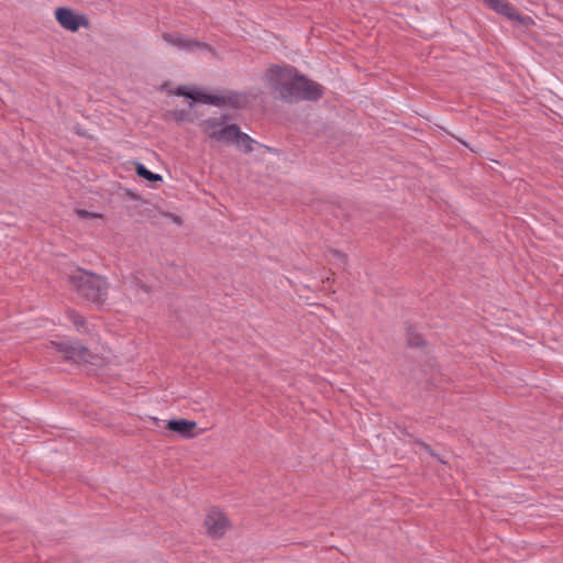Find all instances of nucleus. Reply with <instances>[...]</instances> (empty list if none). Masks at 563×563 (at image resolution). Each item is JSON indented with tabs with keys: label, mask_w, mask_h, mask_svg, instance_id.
<instances>
[{
	"label": "nucleus",
	"mask_w": 563,
	"mask_h": 563,
	"mask_svg": "<svg viewBox=\"0 0 563 563\" xmlns=\"http://www.w3.org/2000/svg\"><path fill=\"white\" fill-rule=\"evenodd\" d=\"M266 76L272 95L285 102H316L324 95V88L320 84L311 80L294 66L273 65Z\"/></svg>",
	"instance_id": "f257e3e1"
},
{
	"label": "nucleus",
	"mask_w": 563,
	"mask_h": 563,
	"mask_svg": "<svg viewBox=\"0 0 563 563\" xmlns=\"http://www.w3.org/2000/svg\"><path fill=\"white\" fill-rule=\"evenodd\" d=\"M177 97H185L192 102L210 104L214 107L229 106L233 109H242L245 107V100L236 91H229L227 96L213 95L195 86L180 85L168 91Z\"/></svg>",
	"instance_id": "f03ea898"
},
{
	"label": "nucleus",
	"mask_w": 563,
	"mask_h": 563,
	"mask_svg": "<svg viewBox=\"0 0 563 563\" xmlns=\"http://www.w3.org/2000/svg\"><path fill=\"white\" fill-rule=\"evenodd\" d=\"M69 282L88 301L97 306H102L106 302L109 285L102 276L89 271L77 269L69 276Z\"/></svg>",
	"instance_id": "7ed1b4c3"
},
{
	"label": "nucleus",
	"mask_w": 563,
	"mask_h": 563,
	"mask_svg": "<svg viewBox=\"0 0 563 563\" xmlns=\"http://www.w3.org/2000/svg\"><path fill=\"white\" fill-rule=\"evenodd\" d=\"M483 2L497 14L510 21L518 22L525 27L534 25V21L531 16L520 14L516 7L507 0H483Z\"/></svg>",
	"instance_id": "20e7f679"
},
{
	"label": "nucleus",
	"mask_w": 563,
	"mask_h": 563,
	"mask_svg": "<svg viewBox=\"0 0 563 563\" xmlns=\"http://www.w3.org/2000/svg\"><path fill=\"white\" fill-rule=\"evenodd\" d=\"M52 345L59 353L65 355L66 361H74L76 363H88L91 356L89 350L79 341H59L52 342Z\"/></svg>",
	"instance_id": "39448f33"
},
{
	"label": "nucleus",
	"mask_w": 563,
	"mask_h": 563,
	"mask_svg": "<svg viewBox=\"0 0 563 563\" xmlns=\"http://www.w3.org/2000/svg\"><path fill=\"white\" fill-rule=\"evenodd\" d=\"M55 19L62 27L70 32H77L80 27H88L90 24L85 14L76 13L66 7H59L55 10Z\"/></svg>",
	"instance_id": "423d86ee"
},
{
	"label": "nucleus",
	"mask_w": 563,
	"mask_h": 563,
	"mask_svg": "<svg viewBox=\"0 0 563 563\" xmlns=\"http://www.w3.org/2000/svg\"><path fill=\"white\" fill-rule=\"evenodd\" d=\"M240 126L236 123H230L221 129H216L205 133L208 137L224 144H235L240 134Z\"/></svg>",
	"instance_id": "0eeeda50"
},
{
	"label": "nucleus",
	"mask_w": 563,
	"mask_h": 563,
	"mask_svg": "<svg viewBox=\"0 0 563 563\" xmlns=\"http://www.w3.org/2000/svg\"><path fill=\"white\" fill-rule=\"evenodd\" d=\"M166 428L184 439H192L196 437L197 422L185 418L170 419L167 421Z\"/></svg>",
	"instance_id": "6e6552de"
},
{
	"label": "nucleus",
	"mask_w": 563,
	"mask_h": 563,
	"mask_svg": "<svg viewBox=\"0 0 563 563\" xmlns=\"http://www.w3.org/2000/svg\"><path fill=\"white\" fill-rule=\"evenodd\" d=\"M205 525L208 529V532L213 538H221L224 536L229 528V520L223 515H208L205 519Z\"/></svg>",
	"instance_id": "1a4fd4ad"
},
{
	"label": "nucleus",
	"mask_w": 563,
	"mask_h": 563,
	"mask_svg": "<svg viewBox=\"0 0 563 563\" xmlns=\"http://www.w3.org/2000/svg\"><path fill=\"white\" fill-rule=\"evenodd\" d=\"M163 40L179 49L191 51L192 38L184 37L178 33H163Z\"/></svg>",
	"instance_id": "9d476101"
},
{
	"label": "nucleus",
	"mask_w": 563,
	"mask_h": 563,
	"mask_svg": "<svg viewBox=\"0 0 563 563\" xmlns=\"http://www.w3.org/2000/svg\"><path fill=\"white\" fill-rule=\"evenodd\" d=\"M254 144L258 145L261 147H264L267 151H275L273 147H269V146L258 143L257 141L252 139L249 134H246L242 131H240V134H239L238 140L234 145H236L239 148H242L244 151V153L249 154V153L253 152Z\"/></svg>",
	"instance_id": "9b49d317"
},
{
	"label": "nucleus",
	"mask_w": 563,
	"mask_h": 563,
	"mask_svg": "<svg viewBox=\"0 0 563 563\" xmlns=\"http://www.w3.org/2000/svg\"><path fill=\"white\" fill-rule=\"evenodd\" d=\"M229 120H231V115L228 113L222 114L220 118L211 117V118L203 120L200 123V128L203 133H209V131H211V130H216L218 128L221 129L224 125H229L227 123Z\"/></svg>",
	"instance_id": "f8f14e48"
},
{
	"label": "nucleus",
	"mask_w": 563,
	"mask_h": 563,
	"mask_svg": "<svg viewBox=\"0 0 563 563\" xmlns=\"http://www.w3.org/2000/svg\"><path fill=\"white\" fill-rule=\"evenodd\" d=\"M406 342L409 347H422L426 341L420 333H418L415 325L409 324L406 330Z\"/></svg>",
	"instance_id": "ddd939ff"
},
{
	"label": "nucleus",
	"mask_w": 563,
	"mask_h": 563,
	"mask_svg": "<svg viewBox=\"0 0 563 563\" xmlns=\"http://www.w3.org/2000/svg\"><path fill=\"white\" fill-rule=\"evenodd\" d=\"M192 101L189 103V108L192 107ZM170 119H173L177 124H181L184 122H194L195 115L192 114L190 109H179L169 111L167 114Z\"/></svg>",
	"instance_id": "4468645a"
},
{
	"label": "nucleus",
	"mask_w": 563,
	"mask_h": 563,
	"mask_svg": "<svg viewBox=\"0 0 563 563\" xmlns=\"http://www.w3.org/2000/svg\"><path fill=\"white\" fill-rule=\"evenodd\" d=\"M135 173L140 178L146 179L151 184L163 181V177L159 174L153 173L146 168L142 163H135Z\"/></svg>",
	"instance_id": "2eb2a0df"
},
{
	"label": "nucleus",
	"mask_w": 563,
	"mask_h": 563,
	"mask_svg": "<svg viewBox=\"0 0 563 563\" xmlns=\"http://www.w3.org/2000/svg\"><path fill=\"white\" fill-rule=\"evenodd\" d=\"M195 48L208 51V52L212 53V55H216V49L210 44L205 43V42L192 40L191 51Z\"/></svg>",
	"instance_id": "dca6fc26"
},
{
	"label": "nucleus",
	"mask_w": 563,
	"mask_h": 563,
	"mask_svg": "<svg viewBox=\"0 0 563 563\" xmlns=\"http://www.w3.org/2000/svg\"><path fill=\"white\" fill-rule=\"evenodd\" d=\"M415 443L417 445H419L422 450H424L427 453H429L431 456H433L438 461L442 462V460L438 456V454L434 453V451L432 450V448L428 443H426V442H423L422 440H419V439H416Z\"/></svg>",
	"instance_id": "f3484780"
},
{
	"label": "nucleus",
	"mask_w": 563,
	"mask_h": 563,
	"mask_svg": "<svg viewBox=\"0 0 563 563\" xmlns=\"http://www.w3.org/2000/svg\"><path fill=\"white\" fill-rule=\"evenodd\" d=\"M76 213L81 219H95V218H99L100 217V214L90 212V211L85 210V209H76Z\"/></svg>",
	"instance_id": "a211bd4d"
},
{
	"label": "nucleus",
	"mask_w": 563,
	"mask_h": 563,
	"mask_svg": "<svg viewBox=\"0 0 563 563\" xmlns=\"http://www.w3.org/2000/svg\"><path fill=\"white\" fill-rule=\"evenodd\" d=\"M73 322L77 328L84 327L86 324L85 318L78 314L74 317Z\"/></svg>",
	"instance_id": "6ab92c4d"
},
{
	"label": "nucleus",
	"mask_w": 563,
	"mask_h": 563,
	"mask_svg": "<svg viewBox=\"0 0 563 563\" xmlns=\"http://www.w3.org/2000/svg\"><path fill=\"white\" fill-rule=\"evenodd\" d=\"M331 253L333 254L334 257H336L338 260L342 261V262H345L346 261V254H344L343 252L339 251V250H331Z\"/></svg>",
	"instance_id": "aec40b11"
},
{
	"label": "nucleus",
	"mask_w": 563,
	"mask_h": 563,
	"mask_svg": "<svg viewBox=\"0 0 563 563\" xmlns=\"http://www.w3.org/2000/svg\"><path fill=\"white\" fill-rule=\"evenodd\" d=\"M126 197L133 201H140L141 200V196L136 192H133L131 190H128L126 191Z\"/></svg>",
	"instance_id": "412c9836"
},
{
	"label": "nucleus",
	"mask_w": 563,
	"mask_h": 563,
	"mask_svg": "<svg viewBox=\"0 0 563 563\" xmlns=\"http://www.w3.org/2000/svg\"><path fill=\"white\" fill-rule=\"evenodd\" d=\"M141 288H142L144 291H146V292H148V291H150V289H151L148 286H146V285H144V284H142V285H141Z\"/></svg>",
	"instance_id": "4be33fe9"
}]
</instances>
